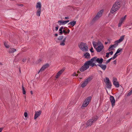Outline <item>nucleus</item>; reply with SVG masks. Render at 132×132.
<instances>
[{
	"label": "nucleus",
	"instance_id": "1",
	"mask_svg": "<svg viewBox=\"0 0 132 132\" xmlns=\"http://www.w3.org/2000/svg\"><path fill=\"white\" fill-rule=\"evenodd\" d=\"M96 58L97 57L95 56L92 58L90 60L86 61L84 65L80 68V71L81 72H83L88 69L89 66L92 67L94 66L97 67V64L96 65L95 64V63L93 62L94 61H95V60Z\"/></svg>",
	"mask_w": 132,
	"mask_h": 132
},
{
	"label": "nucleus",
	"instance_id": "2",
	"mask_svg": "<svg viewBox=\"0 0 132 132\" xmlns=\"http://www.w3.org/2000/svg\"><path fill=\"white\" fill-rule=\"evenodd\" d=\"M103 12V10H100L97 14L96 15L94 18L92 20V21L90 22V24L92 25L97 20L100 18L102 16V13Z\"/></svg>",
	"mask_w": 132,
	"mask_h": 132
},
{
	"label": "nucleus",
	"instance_id": "3",
	"mask_svg": "<svg viewBox=\"0 0 132 132\" xmlns=\"http://www.w3.org/2000/svg\"><path fill=\"white\" fill-rule=\"evenodd\" d=\"M79 48L83 52H86L88 51V47L87 44L81 42L80 44L78 45Z\"/></svg>",
	"mask_w": 132,
	"mask_h": 132
},
{
	"label": "nucleus",
	"instance_id": "4",
	"mask_svg": "<svg viewBox=\"0 0 132 132\" xmlns=\"http://www.w3.org/2000/svg\"><path fill=\"white\" fill-rule=\"evenodd\" d=\"M91 99L92 97L91 96L87 97L84 102L81 106L82 108L86 107L89 104Z\"/></svg>",
	"mask_w": 132,
	"mask_h": 132
},
{
	"label": "nucleus",
	"instance_id": "5",
	"mask_svg": "<svg viewBox=\"0 0 132 132\" xmlns=\"http://www.w3.org/2000/svg\"><path fill=\"white\" fill-rule=\"evenodd\" d=\"M106 80H104V82L106 83V87L108 88H111L112 85L109 78L108 77H106Z\"/></svg>",
	"mask_w": 132,
	"mask_h": 132
},
{
	"label": "nucleus",
	"instance_id": "6",
	"mask_svg": "<svg viewBox=\"0 0 132 132\" xmlns=\"http://www.w3.org/2000/svg\"><path fill=\"white\" fill-rule=\"evenodd\" d=\"M122 5V0H118L116 2L113 4V6L116 7H119V8Z\"/></svg>",
	"mask_w": 132,
	"mask_h": 132
},
{
	"label": "nucleus",
	"instance_id": "7",
	"mask_svg": "<svg viewBox=\"0 0 132 132\" xmlns=\"http://www.w3.org/2000/svg\"><path fill=\"white\" fill-rule=\"evenodd\" d=\"M113 85L116 87H118L119 86V82L117 81L116 78L113 77Z\"/></svg>",
	"mask_w": 132,
	"mask_h": 132
},
{
	"label": "nucleus",
	"instance_id": "8",
	"mask_svg": "<svg viewBox=\"0 0 132 132\" xmlns=\"http://www.w3.org/2000/svg\"><path fill=\"white\" fill-rule=\"evenodd\" d=\"M110 99L111 103L112 106V107H113L114 106L115 104V101L114 98L113 96L110 95Z\"/></svg>",
	"mask_w": 132,
	"mask_h": 132
},
{
	"label": "nucleus",
	"instance_id": "9",
	"mask_svg": "<svg viewBox=\"0 0 132 132\" xmlns=\"http://www.w3.org/2000/svg\"><path fill=\"white\" fill-rule=\"evenodd\" d=\"M119 9V7H116L114 6H113V5L112 8L111 9L110 11L111 13L113 14L114 12H116Z\"/></svg>",
	"mask_w": 132,
	"mask_h": 132
},
{
	"label": "nucleus",
	"instance_id": "10",
	"mask_svg": "<svg viewBox=\"0 0 132 132\" xmlns=\"http://www.w3.org/2000/svg\"><path fill=\"white\" fill-rule=\"evenodd\" d=\"M103 60L102 58H97L94 62L96 63L97 62L99 63L98 64H101L103 62Z\"/></svg>",
	"mask_w": 132,
	"mask_h": 132
},
{
	"label": "nucleus",
	"instance_id": "11",
	"mask_svg": "<svg viewBox=\"0 0 132 132\" xmlns=\"http://www.w3.org/2000/svg\"><path fill=\"white\" fill-rule=\"evenodd\" d=\"M104 47V46L103 44H102V45L98 46L96 48V50L98 52H99L102 51Z\"/></svg>",
	"mask_w": 132,
	"mask_h": 132
},
{
	"label": "nucleus",
	"instance_id": "12",
	"mask_svg": "<svg viewBox=\"0 0 132 132\" xmlns=\"http://www.w3.org/2000/svg\"><path fill=\"white\" fill-rule=\"evenodd\" d=\"M42 112L41 111H35L34 116V119H36L41 114Z\"/></svg>",
	"mask_w": 132,
	"mask_h": 132
},
{
	"label": "nucleus",
	"instance_id": "13",
	"mask_svg": "<svg viewBox=\"0 0 132 132\" xmlns=\"http://www.w3.org/2000/svg\"><path fill=\"white\" fill-rule=\"evenodd\" d=\"M65 69H63L61 70H60L57 73L55 76L56 78H57L60 76L61 75L62 73V72L64 71Z\"/></svg>",
	"mask_w": 132,
	"mask_h": 132
},
{
	"label": "nucleus",
	"instance_id": "14",
	"mask_svg": "<svg viewBox=\"0 0 132 132\" xmlns=\"http://www.w3.org/2000/svg\"><path fill=\"white\" fill-rule=\"evenodd\" d=\"M97 66L100 67L103 70H105L106 68V65L105 64H97Z\"/></svg>",
	"mask_w": 132,
	"mask_h": 132
},
{
	"label": "nucleus",
	"instance_id": "15",
	"mask_svg": "<svg viewBox=\"0 0 132 132\" xmlns=\"http://www.w3.org/2000/svg\"><path fill=\"white\" fill-rule=\"evenodd\" d=\"M84 56L86 59H89L90 58V54L88 52L84 53Z\"/></svg>",
	"mask_w": 132,
	"mask_h": 132
},
{
	"label": "nucleus",
	"instance_id": "16",
	"mask_svg": "<svg viewBox=\"0 0 132 132\" xmlns=\"http://www.w3.org/2000/svg\"><path fill=\"white\" fill-rule=\"evenodd\" d=\"M76 21L73 20L69 23L68 24H70L72 27H73L76 24Z\"/></svg>",
	"mask_w": 132,
	"mask_h": 132
},
{
	"label": "nucleus",
	"instance_id": "17",
	"mask_svg": "<svg viewBox=\"0 0 132 132\" xmlns=\"http://www.w3.org/2000/svg\"><path fill=\"white\" fill-rule=\"evenodd\" d=\"M92 121V119H90L87 122V123L86 124L88 126H90L93 123V122Z\"/></svg>",
	"mask_w": 132,
	"mask_h": 132
},
{
	"label": "nucleus",
	"instance_id": "18",
	"mask_svg": "<svg viewBox=\"0 0 132 132\" xmlns=\"http://www.w3.org/2000/svg\"><path fill=\"white\" fill-rule=\"evenodd\" d=\"M41 7L42 6L40 3V2H38L37 4L36 7L39 9H41Z\"/></svg>",
	"mask_w": 132,
	"mask_h": 132
},
{
	"label": "nucleus",
	"instance_id": "19",
	"mask_svg": "<svg viewBox=\"0 0 132 132\" xmlns=\"http://www.w3.org/2000/svg\"><path fill=\"white\" fill-rule=\"evenodd\" d=\"M88 83L85 80V81H84L81 84V86L83 88L86 86Z\"/></svg>",
	"mask_w": 132,
	"mask_h": 132
},
{
	"label": "nucleus",
	"instance_id": "20",
	"mask_svg": "<svg viewBox=\"0 0 132 132\" xmlns=\"http://www.w3.org/2000/svg\"><path fill=\"white\" fill-rule=\"evenodd\" d=\"M58 22L59 23V24L60 25L66 24L65 21L64 20H59L58 21Z\"/></svg>",
	"mask_w": 132,
	"mask_h": 132
},
{
	"label": "nucleus",
	"instance_id": "21",
	"mask_svg": "<svg viewBox=\"0 0 132 132\" xmlns=\"http://www.w3.org/2000/svg\"><path fill=\"white\" fill-rule=\"evenodd\" d=\"M65 27L64 28L63 27H61L59 29V34L60 35H61V34H62V32L63 31L62 30L63 29H64Z\"/></svg>",
	"mask_w": 132,
	"mask_h": 132
},
{
	"label": "nucleus",
	"instance_id": "22",
	"mask_svg": "<svg viewBox=\"0 0 132 132\" xmlns=\"http://www.w3.org/2000/svg\"><path fill=\"white\" fill-rule=\"evenodd\" d=\"M41 9H38L37 11L36 14L37 16H40L41 13Z\"/></svg>",
	"mask_w": 132,
	"mask_h": 132
},
{
	"label": "nucleus",
	"instance_id": "23",
	"mask_svg": "<svg viewBox=\"0 0 132 132\" xmlns=\"http://www.w3.org/2000/svg\"><path fill=\"white\" fill-rule=\"evenodd\" d=\"M125 36V35H123L120 37V38L118 40V42H121L124 39V37Z\"/></svg>",
	"mask_w": 132,
	"mask_h": 132
},
{
	"label": "nucleus",
	"instance_id": "24",
	"mask_svg": "<svg viewBox=\"0 0 132 132\" xmlns=\"http://www.w3.org/2000/svg\"><path fill=\"white\" fill-rule=\"evenodd\" d=\"M16 51V49L14 48H11L10 49L9 51V53H14V52L15 51Z\"/></svg>",
	"mask_w": 132,
	"mask_h": 132
},
{
	"label": "nucleus",
	"instance_id": "25",
	"mask_svg": "<svg viewBox=\"0 0 132 132\" xmlns=\"http://www.w3.org/2000/svg\"><path fill=\"white\" fill-rule=\"evenodd\" d=\"M93 78L92 77H89L85 80L88 83V82L91 81L92 79Z\"/></svg>",
	"mask_w": 132,
	"mask_h": 132
},
{
	"label": "nucleus",
	"instance_id": "26",
	"mask_svg": "<svg viewBox=\"0 0 132 132\" xmlns=\"http://www.w3.org/2000/svg\"><path fill=\"white\" fill-rule=\"evenodd\" d=\"M49 67V65L48 63H46L42 67L44 69H46Z\"/></svg>",
	"mask_w": 132,
	"mask_h": 132
},
{
	"label": "nucleus",
	"instance_id": "27",
	"mask_svg": "<svg viewBox=\"0 0 132 132\" xmlns=\"http://www.w3.org/2000/svg\"><path fill=\"white\" fill-rule=\"evenodd\" d=\"M22 90L23 93V94L25 95L26 93V91L25 90L24 88L23 87V84L22 85Z\"/></svg>",
	"mask_w": 132,
	"mask_h": 132
},
{
	"label": "nucleus",
	"instance_id": "28",
	"mask_svg": "<svg viewBox=\"0 0 132 132\" xmlns=\"http://www.w3.org/2000/svg\"><path fill=\"white\" fill-rule=\"evenodd\" d=\"M98 117L96 116L95 117H94V118H93V119H92V121L93 120V122H94V121H96L98 119Z\"/></svg>",
	"mask_w": 132,
	"mask_h": 132
},
{
	"label": "nucleus",
	"instance_id": "29",
	"mask_svg": "<svg viewBox=\"0 0 132 132\" xmlns=\"http://www.w3.org/2000/svg\"><path fill=\"white\" fill-rule=\"evenodd\" d=\"M123 48H119L118 49V50H117V51L116 52V53L118 54L120 53L123 50Z\"/></svg>",
	"mask_w": 132,
	"mask_h": 132
},
{
	"label": "nucleus",
	"instance_id": "30",
	"mask_svg": "<svg viewBox=\"0 0 132 132\" xmlns=\"http://www.w3.org/2000/svg\"><path fill=\"white\" fill-rule=\"evenodd\" d=\"M110 104V102H108L107 103L105 104V107L106 108V110H107L108 109L109 106V104Z\"/></svg>",
	"mask_w": 132,
	"mask_h": 132
},
{
	"label": "nucleus",
	"instance_id": "31",
	"mask_svg": "<svg viewBox=\"0 0 132 132\" xmlns=\"http://www.w3.org/2000/svg\"><path fill=\"white\" fill-rule=\"evenodd\" d=\"M65 42V41L64 40H62L61 42L60 43V45L62 46H64L65 45V44L64 43Z\"/></svg>",
	"mask_w": 132,
	"mask_h": 132
},
{
	"label": "nucleus",
	"instance_id": "32",
	"mask_svg": "<svg viewBox=\"0 0 132 132\" xmlns=\"http://www.w3.org/2000/svg\"><path fill=\"white\" fill-rule=\"evenodd\" d=\"M117 54H118V53L116 52L115 54L114 55L113 57L111 58L112 60H114L117 57L118 55H117Z\"/></svg>",
	"mask_w": 132,
	"mask_h": 132
},
{
	"label": "nucleus",
	"instance_id": "33",
	"mask_svg": "<svg viewBox=\"0 0 132 132\" xmlns=\"http://www.w3.org/2000/svg\"><path fill=\"white\" fill-rule=\"evenodd\" d=\"M4 45L5 47L7 48H9L10 47V46L7 44L6 42H4Z\"/></svg>",
	"mask_w": 132,
	"mask_h": 132
},
{
	"label": "nucleus",
	"instance_id": "34",
	"mask_svg": "<svg viewBox=\"0 0 132 132\" xmlns=\"http://www.w3.org/2000/svg\"><path fill=\"white\" fill-rule=\"evenodd\" d=\"M132 94V89L130 91V92H129L127 94V96H129L131 95Z\"/></svg>",
	"mask_w": 132,
	"mask_h": 132
},
{
	"label": "nucleus",
	"instance_id": "35",
	"mask_svg": "<svg viewBox=\"0 0 132 132\" xmlns=\"http://www.w3.org/2000/svg\"><path fill=\"white\" fill-rule=\"evenodd\" d=\"M63 38V36H61L59 37L57 39L59 40H62Z\"/></svg>",
	"mask_w": 132,
	"mask_h": 132
},
{
	"label": "nucleus",
	"instance_id": "36",
	"mask_svg": "<svg viewBox=\"0 0 132 132\" xmlns=\"http://www.w3.org/2000/svg\"><path fill=\"white\" fill-rule=\"evenodd\" d=\"M126 15H125L124 17H122L120 20L122 21V22H123L124 20L126 19Z\"/></svg>",
	"mask_w": 132,
	"mask_h": 132
},
{
	"label": "nucleus",
	"instance_id": "37",
	"mask_svg": "<svg viewBox=\"0 0 132 132\" xmlns=\"http://www.w3.org/2000/svg\"><path fill=\"white\" fill-rule=\"evenodd\" d=\"M67 32L65 30H63L62 32V34H61V35H62L63 33L65 35H66L67 34Z\"/></svg>",
	"mask_w": 132,
	"mask_h": 132
},
{
	"label": "nucleus",
	"instance_id": "38",
	"mask_svg": "<svg viewBox=\"0 0 132 132\" xmlns=\"http://www.w3.org/2000/svg\"><path fill=\"white\" fill-rule=\"evenodd\" d=\"M123 22H122V21H121L120 20L119 23L118 24V27H120Z\"/></svg>",
	"mask_w": 132,
	"mask_h": 132
},
{
	"label": "nucleus",
	"instance_id": "39",
	"mask_svg": "<svg viewBox=\"0 0 132 132\" xmlns=\"http://www.w3.org/2000/svg\"><path fill=\"white\" fill-rule=\"evenodd\" d=\"M111 60H112V58H110L108 59L106 62L105 63L106 64H107L108 63H109Z\"/></svg>",
	"mask_w": 132,
	"mask_h": 132
},
{
	"label": "nucleus",
	"instance_id": "40",
	"mask_svg": "<svg viewBox=\"0 0 132 132\" xmlns=\"http://www.w3.org/2000/svg\"><path fill=\"white\" fill-rule=\"evenodd\" d=\"M112 48V47L110 45L108 50L109 51H110L111 50H112L113 49V48Z\"/></svg>",
	"mask_w": 132,
	"mask_h": 132
},
{
	"label": "nucleus",
	"instance_id": "41",
	"mask_svg": "<svg viewBox=\"0 0 132 132\" xmlns=\"http://www.w3.org/2000/svg\"><path fill=\"white\" fill-rule=\"evenodd\" d=\"M44 69L42 67L40 69L39 71L38 72V73H39L40 72H42L44 70Z\"/></svg>",
	"mask_w": 132,
	"mask_h": 132
},
{
	"label": "nucleus",
	"instance_id": "42",
	"mask_svg": "<svg viewBox=\"0 0 132 132\" xmlns=\"http://www.w3.org/2000/svg\"><path fill=\"white\" fill-rule=\"evenodd\" d=\"M89 50L92 53H93L94 52L93 49L92 47H91V48Z\"/></svg>",
	"mask_w": 132,
	"mask_h": 132
},
{
	"label": "nucleus",
	"instance_id": "43",
	"mask_svg": "<svg viewBox=\"0 0 132 132\" xmlns=\"http://www.w3.org/2000/svg\"><path fill=\"white\" fill-rule=\"evenodd\" d=\"M109 52L107 53H106V55L105 56V57H106L108 58L109 57Z\"/></svg>",
	"mask_w": 132,
	"mask_h": 132
},
{
	"label": "nucleus",
	"instance_id": "44",
	"mask_svg": "<svg viewBox=\"0 0 132 132\" xmlns=\"http://www.w3.org/2000/svg\"><path fill=\"white\" fill-rule=\"evenodd\" d=\"M97 43V45H98L100 44H101L102 45V43L99 40H98V42Z\"/></svg>",
	"mask_w": 132,
	"mask_h": 132
},
{
	"label": "nucleus",
	"instance_id": "45",
	"mask_svg": "<svg viewBox=\"0 0 132 132\" xmlns=\"http://www.w3.org/2000/svg\"><path fill=\"white\" fill-rule=\"evenodd\" d=\"M118 40H116L115 41V43L116 44V46H117L118 45V43H120L121 42H118L119 41H118Z\"/></svg>",
	"mask_w": 132,
	"mask_h": 132
},
{
	"label": "nucleus",
	"instance_id": "46",
	"mask_svg": "<svg viewBox=\"0 0 132 132\" xmlns=\"http://www.w3.org/2000/svg\"><path fill=\"white\" fill-rule=\"evenodd\" d=\"M24 115L25 117L26 118L28 116V113L27 112H26L24 113Z\"/></svg>",
	"mask_w": 132,
	"mask_h": 132
},
{
	"label": "nucleus",
	"instance_id": "47",
	"mask_svg": "<svg viewBox=\"0 0 132 132\" xmlns=\"http://www.w3.org/2000/svg\"><path fill=\"white\" fill-rule=\"evenodd\" d=\"M95 43V42L93 43V47H94V48L96 49V47L98 45H97L94 44V43Z\"/></svg>",
	"mask_w": 132,
	"mask_h": 132
},
{
	"label": "nucleus",
	"instance_id": "48",
	"mask_svg": "<svg viewBox=\"0 0 132 132\" xmlns=\"http://www.w3.org/2000/svg\"><path fill=\"white\" fill-rule=\"evenodd\" d=\"M110 45L112 48L115 47L117 46H116V44L113 45Z\"/></svg>",
	"mask_w": 132,
	"mask_h": 132
},
{
	"label": "nucleus",
	"instance_id": "49",
	"mask_svg": "<svg viewBox=\"0 0 132 132\" xmlns=\"http://www.w3.org/2000/svg\"><path fill=\"white\" fill-rule=\"evenodd\" d=\"M59 28V27L58 26H56L55 28V30L57 31L58 29V28Z\"/></svg>",
	"mask_w": 132,
	"mask_h": 132
},
{
	"label": "nucleus",
	"instance_id": "50",
	"mask_svg": "<svg viewBox=\"0 0 132 132\" xmlns=\"http://www.w3.org/2000/svg\"><path fill=\"white\" fill-rule=\"evenodd\" d=\"M17 5L19 6H20L21 7H23V4H18Z\"/></svg>",
	"mask_w": 132,
	"mask_h": 132
},
{
	"label": "nucleus",
	"instance_id": "51",
	"mask_svg": "<svg viewBox=\"0 0 132 132\" xmlns=\"http://www.w3.org/2000/svg\"><path fill=\"white\" fill-rule=\"evenodd\" d=\"M109 52L111 55H112L113 53V52L112 51H111V52Z\"/></svg>",
	"mask_w": 132,
	"mask_h": 132
},
{
	"label": "nucleus",
	"instance_id": "52",
	"mask_svg": "<svg viewBox=\"0 0 132 132\" xmlns=\"http://www.w3.org/2000/svg\"><path fill=\"white\" fill-rule=\"evenodd\" d=\"M26 60L27 59L26 58H24L23 59L22 61L23 62H25Z\"/></svg>",
	"mask_w": 132,
	"mask_h": 132
},
{
	"label": "nucleus",
	"instance_id": "53",
	"mask_svg": "<svg viewBox=\"0 0 132 132\" xmlns=\"http://www.w3.org/2000/svg\"><path fill=\"white\" fill-rule=\"evenodd\" d=\"M42 61V59L41 58H40L38 60V61L39 63L41 62Z\"/></svg>",
	"mask_w": 132,
	"mask_h": 132
},
{
	"label": "nucleus",
	"instance_id": "54",
	"mask_svg": "<svg viewBox=\"0 0 132 132\" xmlns=\"http://www.w3.org/2000/svg\"><path fill=\"white\" fill-rule=\"evenodd\" d=\"M113 63L114 64H116L117 63V61L116 60H115L113 61Z\"/></svg>",
	"mask_w": 132,
	"mask_h": 132
},
{
	"label": "nucleus",
	"instance_id": "55",
	"mask_svg": "<svg viewBox=\"0 0 132 132\" xmlns=\"http://www.w3.org/2000/svg\"><path fill=\"white\" fill-rule=\"evenodd\" d=\"M3 127H1L0 128V132H1L2 130L3 129Z\"/></svg>",
	"mask_w": 132,
	"mask_h": 132
},
{
	"label": "nucleus",
	"instance_id": "56",
	"mask_svg": "<svg viewBox=\"0 0 132 132\" xmlns=\"http://www.w3.org/2000/svg\"><path fill=\"white\" fill-rule=\"evenodd\" d=\"M70 30L69 29H68L67 31V34H69V32H70Z\"/></svg>",
	"mask_w": 132,
	"mask_h": 132
},
{
	"label": "nucleus",
	"instance_id": "57",
	"mask_svg": "<svg viewBox=\"0 0 132 132\" xmlns=\"http://www.w3.org/2000/svg\"><path fill=\"white\" fill-rule=\"evenodd\" d=\"M65 21L66 24L69 22V20H65Z\"/></svg>",
	"mask_w": 132,
	"mask_h": 132
},
{
	"label": "nucleus",
	"instance_id": "58",
	"mask_svg": "<svg viewBox=\"0 0 132 132\" xmlns=\"http://www.w3.org/2000/svg\"><path fill=\"white\" fill-rule=\"evenodd\" d=\"M19 70L20 73L21 74V68H20V67L19 68Z\"/></svg>",
	"mask_w": 132,
	"mask_h": 132
},
{
	"label": "nucleus",
	"instance_id": "59",
	"mask_svg": "<svg viewBox=\"0 0 132 132\" xmlns=\"http://www.w3.org/2000/svg\"><path fill=\"white\" fill-rule=\"evenodd\" d=\"M76 73L75 72H74V73L72 75L73 76H76Z\"/></svg>",
	"mask_w": 132,
	"mask_h": 132
},
{
	"label": "nucleus",
	"instance_id": "60",
	"mask_svg": "<svg viewBox=\"0 0 132 132\" xmlns=\"http://www.w3.org/2000/svg\"><path fill=\"white\" fill-rule=\"evenodd\" d=\"M64 18L65 19H69V18L68 17H65Z\"/></svg>",
	"mask_w": 132,
	"mask_h": 132
},
{
	"label": "nucleus",
	"instance_id": "61",
	"mask_svg": "<svg viewBox=\"0 0 132 132\" xmlns=\"http://www.w3.org/2000/svg\"><path fill=\"white\" fill-rule=\"evenodd\" d=\"M94 42H95V43H94V44H95V45H97V43L96 42H95V41H94L93 42V43Z\"/></svg>",
	"mask_w": 132,
	"mask_h": 132
},
{
	"label": "nucleus",
	"instance_id": "62",
	"mask_svg": "<svg viewBox=\"0 0 132 132\" xmlns=\"http://www.w3.org/2000/svg\"><path fill=\"white\" fill-rule=\"evenodd\" d=\"M58 34H55L54 35L55 36V37H57L58 36Z\"/></svg>",
	"mask_w": 132,
	"mask_h": 132
},
{
	"label": "nucleus",
	"instance_id": "63",
	"mask_svg": "<svg viewBox=\"0 0 132 132\" xmlns=\"http://www.w3.org/2000/svg\"><path fill=\"white\" fill-rule=\"evenodd\" d=\"M30 93H31V95H32L33 94V92L32 90H31L30 91Z\"/></svg>",
	"mask_w": 132,
	"mask_h": 132
},
{
	"label": "nucleus",
	"instance_id": "64",
	"mask_svg": "<svg viewBox=\"0 0 132 132\" xmlns=\"http://www.w3.org/2000/svg\"><path fill=\"white\" fill-rule=\"evenodd\" d=\"M105 44H108V42H105Z\"/></svg>",
	"mask_w": 132,
	"mask_h": 132
}]
</instances>
